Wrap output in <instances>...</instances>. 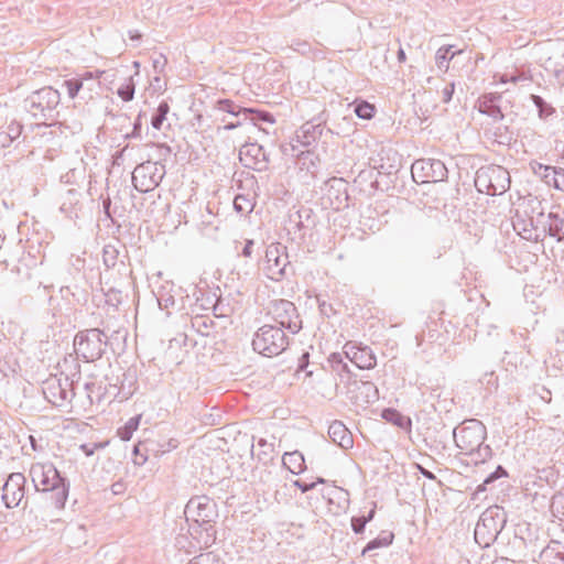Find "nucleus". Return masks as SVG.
Listing matches in <instances>:
<instances>
[{"label": "nucleus", "mask_w": 564, "mask_h": 564, "mask_svg": "<svg viewBox=\"0 0 564 564\" xmlns=\"http://www.w3.org/2000/svg\"><path fill=\"white\" fill-rule=\"evenodd\" d=\"M538 224L543 227V232L554 238L557 242H564V212H550L547 215L541 209L536 213Z\"/></svg>", "instance_id": "17"}, {"label": "nucleus", "mask_w": 564, "mask_h": 564, "mask_svg": "<svg viewBox=\"0 0 564 564\" xmlns=\"http://www.w3.org/2000/svg\"><path fill=\"white\" fill-rule=\"evenodd\" d=\"M412 178L417 184L437 183L447 178L445 164L437 159H420L411 166Z\"/></svg>", "instance_id": "14"}, {"label": "nucleus", "mask_w": 564, "mask_h": 564, "mask_svg": "<svg viewBox=\"0 0 564 564\" xmlns=\"http://www.w3.org/2000/svg\"><path fill=\"white\" fill-rule=\"evenodd\" d=\"M524 546L528 549V553L535 560V555L539 556L540 551L544 547V541H541L538 531L532 532L529 530L528 539L521 538Z\"/></svg>", "instance_id": "33"}, {"label": "nucleus", "mask_w": 564, "mask_h": 564, "mask_svg": "<svg viewBox=\"0 0 564 564\" xmlns=\"http://www.w3.org/2000/svg\"><path fill=\"white\" fill-rule=\"evenodd\" d=\"M65 379L53 377L43 382L42 391L45 399L53 405L61 406L76 394L80 381V365L72 355L65 357L61 365Z\"/></svg>", "instance_id": "3"}, {"label": "nucleus", "mask_w": 564, "mask_h": 564, "mask_svg": "<svg viewBox=\"0 0 564 564\" xmlns=\"http://www.w3.org/2000/svg\"><path fill=\"white\" fill-rule=\"evenodd\" d=\"M135 85L133 78L129 77L118 89L117 95L126 102L131 101L134 97Z\"/></svg>", "instance_id": "42"}, {"label": "nucleus", "mask_w": 564, "mask_h": 564, "mask_svg": "<svg viewBox=\"0 0 564 564\" xmlns=\"http://www.w3.org/2000/svg\"><path fill=\"white\" fill-rule=\"evenodd\" d=\"M26 478L22 473H12L2 486V500L7 508H15L24 497Z\"/></svg>", "instance_id": "16"}, {"label": "nucleus", "mask_w": 564, "mask_h": 564, "mask_svg": "<svg viewBox=\"0 0 564 564\" xmlns=\"http://www.w3.org/2000/svg\"><path fill=\"white\" fill-rule=\"evenodd\" d=\"M169 111V104L166 101H161L151 118V126L153 129H162L163 122L165 121Z\"/></svg>", "instance_id": "39"}, {"label": "nucleus", "mask_w": 564, "mask_h": 564, "mask_svg": "<svg viewBox=\"0 0 564 564\" xmlns=\"http://www.w3.org/2000/svg\"><path fill=\"white\" fill-rule=\"evenodd\" d=\"M154 443L159 446V449L164 451V454L175 449L178 445V442L175 438H170L163 443L154 441Z\"/></svg>", "instance_id": "55"}, {"label": "nucleus", "mask_w": 564, "mask_h": 564, "mask_svg": "<svg viewBox=\"0 0 564 564\" xmlns=\"http://www.w3.org/2000/svg\"><path fill=\"white\" fill-rule=\"evenodd\" d=\"M324 482H325V479L319 477V478H317V481H315V482H305L302 480H295L293 482V485L295 487H297L302 492H307V491L314 489L316 484H324Z\"/></svg>", "instance_id": "52"}, {"label": "nucleus", "mask_w": 564, "mask_h": 564, "mask_svg": "<svg viewBox=\"0 0 564 564\" xmlns=\"http://www.w3.org/2000/svg\"><path fill=\"white\" fill-rule=\"evenodd\" d=\"M187 564H221V563L210 553H206V554H199L198 556L193 557Z\"/></svg>", "instance_id": "51"}, {"label": "nucleus", "mask_w": 564, "mask_h": 564, "mask_svg": "<svg viewBox=\"0 0 564 564\" xmlns=\"http://www.w3.org/2000/svg\"><path fill=\"white\" fill-rule=\"evenodd\" d=\"M289 224L293 229L297 231L310 228L315 224L313 218V210L311 208L302 207L293 215H290Z\"/></svg>", "instance_id": "27"}, {"label": "nucleus", "mask_w": 564, "mask_h": 564, "mask_svg": "<svg viewBox=\"0 0 564 564\" xmlns=\"http://www.w3.org/2000/svg\"><path fill=\"white\" fill-rule=\"evenodd\" d=\"M142 115L139 113V116L135 118L133 122V129L130 133L126 134V138H139L141 133L142 128V121H141Z\"/></svg>", "instance_id": "60"}, {"label": "nucleus", "mask_w": 564, "mask_h": 564, "mask_svg": "<svg viewBox=\"0 0 564 564\" xmlns=\"http://www.w3.org/2000/svg\"><path fill=\"white\" fill-rule=\"evenodd\" d=\"M318 308L322 315L326 317H330L336 313L335 308L330 303H327L326 301L318 300Z\"/></svg>", "instance_id": "58"}, {"label": "nucleus", "mask_w": 564, "mask_h": 564, "mask_svg": "<svg viewBox=\"0 0 564 564\" xmlns=\"http://www.w3.org/2000/svg\"><path fill=\"white\" fill-rule=\"evenodd\" d=\"M119 251L112 245H106L102 249V261L104 264L110 269L117 264Z\"/></svg>", "instance_id": "43"}, {"label": "nucleus", "mask_w": 564, "mask_h": 564, "mask_svg": "<svg viewBox=\"0 0 564 564\" xmlns=\"http://www.w3.org/2000/svg\"><path fill=\"white\" fill-rule=\"evenodd\" d=\"M102 210L107 218H109L112 223H115L111 214V199L109 196L102 199Z\"/></svg>", "instance_id": "63"}, {"label": "nucleus", "mask_w": 564, "mask_h": 564, "mask_svg": "<svg viewBox=\"0 0 564 564\" xmlns=\"http://www.w3.org/2000/svg\"><path fill=\"white\" fill-rule=\"evenodd\" d=\"M454 93H455V83L452 82V83L447 84L443 88V90H442V101L444 104H448L452 100Z\"/></svg>", "instance_id": "56"}, {"label": "nucleus", "mask_w": 564, "mask_h": 564, "mask_svg": "<svg viewBox=\"0 0 564 564\" xmlns=\"http://www.w3.org/2000/svg\"><path fill=\"white\" fill-rule=\"evenodd\" d=\"M328 435L330 440L341 448L347 449L354 445L351 433L340 421H334L329 425Z\"/></svg>", "instance_id": "25"}, {"label": "nucleus", "mask_w": 564, "mask_h": 564, "mask_svg": "<svg viewBox=\"0 0 564 564\" xmlns=\"http://www.w3.org/2000/svg\"><path fill=\"white\" fill-rule=\"evenodd\" d=\"M231 308L229 305L224 304L221 300H216L213 305V313L215 317H227L229 316Z\"/></svg>", "instance_id": "49"}, {"label": "nucleus", "mask_w": 564, "mask_h": 564, "mask_svg": "<svg viewBox=\"0 0 564 564\" xmlns=\"http://www.w3.org/2000/svg\"><path fill=\"white\" fill-rule=\"evenodd\" d=\"M455 445L463 452L471 451L479 446L487 437V429L482 422L476 419L467 420L464 426L453 430Z\"/></svg>", "instance_id": "13"}, {"label": "nucleus", "mask_w": 564, "mask_h": 564, "mask_svg": "<svg viewBox=\"0 0 564 564\" xmlns=\"http://www.w3.org/2000/svg\"><path fill=\"white\" fill-rule=\"evenodd\" d=\"M95 389H98L100 390V387L95 383V382H85L84 383V390L86 391V397L88 399V402L89 404H93L94 400H93V394L95 392Z\"/></svg>", "instance_id": "62"}, {"label": "nucleus", "mask_w": 564, "mask_h": 564, "mask_svg": "<svg viewBox=\"0 0 564 564\" xmlns=\"http://www.w3.org/2000/svg\"><path fill=\"white\" fill-rule=\"evenodd\" d=\"M61 94L51 86L32 91L23 101L24 109L35 120L55 121L58 117ZM44 126H52L43 122Z\"/></svg>", "instance_id": "5"}, {"label": "nucleus", "mask_w": 564, "mask_h": 564, "mask_svg": "<svg viewBox=\"0 0 564 564\" xmlns=\"http://www.w3.org/2000/svg\"><path fill=\"white\" fill-rule=\"evenodd\" d=\"M394 539V534L390 531H382L377 538L369 541L366 546L364 547L361 554L365 555L369 553L370 551L380 549V547H387L392 544Z\"/></svg>", "instance_id": "32"}, {"label": "nucleus", "mask_w": 564, "mask_h": 564, "mask_svg": "<svg viewBox=\"0 0 564 564\" xmlns=\"http://www.w3.org/2000/svg\"><path fill=\"white\" fill-rule=\"evenodd\" d=\"M503 477H508V471L506 470L505 467H502L501 465H498L496 467V469L494 471H491L486 478L485 480L482 481L481 485H479L477 488H476V491H475V496L479 495L480 492H484L487 490V486L494 484L496 480L500 479V478H503Z\"/></svg>", "instance_id": "36"}, {"label": "nucleus", "mask_w": 564, "mask_h": 564, "mask_svg": "<svg viewBox=\"0 0 564 564\" xmlns=\"http://www.w3.org/2000/svg\"><path fill=\"white\" fill-rule=\"evenodd\" d=\"M328 120V112L326 110L321 111L313 119L304 122L291 138L288 143L281 144V151L284 155H291L299 159L311 160V165L315 166L313 159L318 158L311 151H302L301 148H308L315 144L323 137H333L339 134L333 128L326 127Z\"/></svg>", "instance_id": "1"}, {"label": "nucleus", "mask_w": 564, "mask_h": 564, "mask_svg": "<svg viewBox=\"0 0 564 564\" xmlns=\"http://www.w3.org/2000/svg\"><path fill=\"white\" fill-rule=\"evenodd\" d=\"M552 508L564 516V495L556 492L552 498Z\"/></svg>", "instance_id": "54"}, {"label": "nucleus", "mask_w": 564, "mask_h": 564, "mask_svg": "<svg viewBox=\"0 0 564 564\" xmlns=\"http://www.w3.org/2000/svg\"><path fill=\"white\" fill-rule=\"evenodd\" d=\"M234 208L238 214L247 215L252 212L253 204L247 196L239 194L234 199Z\"/></svg>", "instance_id": "41"}, {"label": "nucleus", "mask_w": 564, "mask_h": 564, "mask_svg": "<svg viewBox=\"0 0 564 564\" xmlns=\"http://www.w3.org/2000/svg\"><path fill=\"white\" fill-rule=\"evenodd\" d=\"M350 522L355 534H362L365 532L367 523L364 521V519L360 517H352Z\"/></svg>", "instance_id": "53"}, {"label": "nucleus", "mask_w": 564, "mask_h": 564, "mask_svg": "<svg viewBox=\"0 0 564 564\" xmlns=\"http://www.w3.org/2000/svg\"><path fill=\"white\" fill-rule=\"evenodd\" d=\"M509 172L500 165H485L477 170L475 186L479 193L502 195L510 188Z\"/></svg>", "instance_id": "9"}, {"label": "nucleus", "mask_w": 564, "mask_h": 564, "mask_svg": "<svg viewBox=\"0 0 564 564\" xmlns=\"http://www.w3.org/2000/svg\"><path fill=\"white\" fill-rule=\"evenodd\" d=\"M507 523V513L498 505L488 507L479 517L475 527V541L481 547H489Z\"/></svg>", "instance_id": "6"}, {"label": "nucleus", "mask_w": 564, "mask_h": 564, "mask_svg": "<svg viewBox=\"0 0 564 564\" xmlns=\"http://www.w3.org/2000/svg\"><path fill=\"white\" fill-rule=\"evenodd\" d=\"M552 173V186L558 191L564 192V169L555 167Z\"/></svg>", "instance_id": "48"}, {"label": "nucleus", "mask_w": 564, "mask_h": 564, "mask_svg": "<svg viewBox=\"0 0 564 564\" xmlns=\"http://www.w3.org/2000/svg\"><path fill=\"white\" fill-rule=\"evenodd\" d=\"M194 325H197L198 332H200L203 335L208 336L209 333L207 329L214 325V322L212 319H209V322L207 323L206 319L196 318Z\"/></svg>", "instance_id": "59"}, {"label": "nucleus", "mask_w": 564, "mask_h": 564, "mask_svg": "<svg viewBox=\"0 0 564 564\" xmlns=\"http://www.w3.org/2000/svg\"><path fill=\"white\" fill-rule=\"evenodd\" d=\"M189 525L191 535L204 546L212 545L216 540L215 523L218 518L216 502L207 496H196L188 500L184 510Z\"/></svg>", "instance_id": "2"}, {"label": "nucleus", "mask_w": 564, "mask_h": 564, "mask_svg": "<svg viewBox=\"0 0 564 564\" xmlns=\"http://www.w3.org/2000/svg\"><path fill=\"white\" fill-rule=\"evenodd\" d=\"M501 101V94L486 93L477 99L475 107L480 113L490 117L494 121H501L505 118Z\"/></svg>", "instance_id": "19"}, {"label": "nucleus", "mask_w": 564, "mask_h": 564, "mask_svg": "<svg viewBox=\"0 0 564 564\" xmlns=\"http://www.w3.org/2000/svg\"><path fill=\"white\" fill-rule=\"evenodd\" d=\"M29 476L36 491L52 492V500L57 509H63L69 492V481L61 475L53 463H34Z\"/></svg>", "instance_id": "4"}, {"label": "nucleus", "mask_w": 564, "mask_h": 564, "mask_svg": "<svg viewBox=\"0 0 564 564\" xmlns=\"http://www.w3.org/2000/svg\"><path fill=\"white\" fill-rule=\"evenodd\" d=\"M327 362L333 371L337 372V375L344 379H350V369L348 364L344 361V356L340 352H333L329 355Z\"/></svg>", "instance_id": "30"}, {"label": "nucleus", "mask_w": 564, "mask_h": 564, "mask_svg": "<svg viewBox=\"0 0 564 564\" xmlns=\"http://www.w3.org/2000/svg\"><path fill=\"white\" fill-rule=\"evenodd\" d=\"M106 302L111 305H118L121 302V292L117 290H109L106 293Z\"/></svg>", "instance_id": "57"}, {"label": "nucleus", "mask_w": 564, "mask_h": 564, "mask_svg": "<svg viewBox=\"0 0 564 564\" xmlns=\"http://www.w3.org/2000/svg\"><path fill=\"white\" fill-rule=\"evenodd\" d=\"M282 464L294 475H299L305 470V458L299 451L284 453Z\"/></svg>", "instance_id": "28"}, {"label": "nucleus", "mask_w": 564, "mask_h": 564, "mask_svg": "<svg viewBox=\"0 0 564 564\" xmlns=\"http://www.w3.org/2000/svg\"><path fill=\"white\" fill-rule=\"evenodd\" d=\"M132 454L135 456L134 464L143 465L149 457H160L164 454V451L159 449V446L154 443V440H143L133 446Z\"/></svg>", "instance_id": "23"}, {"label": "nucleus", "mask_w": 564, "mask_h": 564, "mask_svg": "<svg viewBox=\"0 0 564 564\" xmlns=\"http://www.w3.org/2000/svg\"><path fill=\"white\" fill-rule=\"evenodd\" d=\"M215 109L227 112L231 116L239 117L243 115L246 118L248 117V112H251L249 108L237 105L230 99H219L216 101Z\"/></svg>", "instance_id": "29"}, {"label": "nucleus", "mask_w": 564, "mask_h": 564, "mask_svg": "<svg viewBox=\"0 0 564 564\" xmlns=\"http://www.w3.org/2000/svg\"><path fill=\"white\" fill-rule=\"evenodd\" d=\"M23 131V124L17 120H12L8 127L6 133L11 138L12 141H15Z\"/></svg>", "instance_id": "47"}, {"label": "nucleus", "mask_w": 564, "mask_h": 564, "mask_svg": "<svg viewBox=\"0 0 564 564\" xmlns=\"http://www.w3.org/2000/svg\"><path fill=\"white\" fill-rule=\"evenodd\" d=\"M531 165V169L533 171V173L541 177L542 181L545 182V184H547L549 186H552L553 185V182H552V171H554L555 166H551V165H544L542 163H539L536 161H533L530 163Z\"/></svg>", "instance_id": "38"}, {"label": "nucleus", "mask_w": 564, "mask_h": 564, "mask_svg": "<svg viewBox=\"0 0 564 564\" xmlns=\"http://www.w3.org/2000/svg\"><path fill=\"white\" fill-rule=\"evenodd\" d=\"M158 304L161 310L169 311L170 307H173L175 305V299L173 295L169 293H161L158 297ZM170 314V312H167Z\"/></svg>", "instance_id": "50"}, {"label": "nucleus", "mask_w": 564, "mask_h": 564, "mask_svg": "<svg viewBox=\"0 0 564 564\" xmlns=\"http://www.w3.org/2000/svg\"><path fill=\"white\" fill-rule=\"evenodd\" d=\"M530 99L532 100L533 105L538 109V115L540 119H547L550 116H552L555 112L554 107L546 102V100L539 96V95H531Z\"/></svg>", "instance_id": "35"}, {"label": "nucleus", "mask_w": 564, "mask_h": 564, "mask_svg": "<svg viewBox=\"0 0 564 564\" xmlns=\"http://www.w3.org/2000/svg\"><path fill=\"white\" fill-rule=\"evenodd\" d=\"M260 452L258 453V459L267 463L272 459V454L274 452V445L269 443L265 438H259L257 442Z\"/></svg>", "instance_id": "44"}, {"label": "nucleus", "mask_w": 564, "mask_h": 564, "mask_svg": "<svg viewBox=\"0 0 564 564\" xmlns=\"http://www.w3.org/2000/svg\"><path fill=\"white\" fill-rule=\"evenodd\" d=\"M269 279L280 281L293 273V267L286 253V247L280 242L271 243L265 250V268Z\"/></svg>", "instance_id": "12"}, {"label": "nucleus", "mask_w": 564, "mask_h": 564, "mask_svg": "<svg viewBox=\"0 0 564 564\" xmlns=\"http://www.w3.org/2000/svg\"><path fill=\"white\" fill-rule=\"evenodd\" d=\"M165 166L159 162L145 161L137 165L132 172L133 187L140 193L156 188L165 176Z\"/></svg>", "instance_id": "11"}, {"label": "nucleus", "mask_w": 564, "mask_h": 564, "mask_svg": "<svg viewBox=\"0 0 564 564\" xmlns=\"http://www.w3.org/2000/svg\"><path fill=\"white\" fill-rule=\"evenodd\" d=\"M239 161L247 169L262 172L268 169L269 156L262 145L245 143L239 150Z\"/></svg>", "instance_id": "15"}, {"label": "nucleus", "mask_w": 564, "mask_h": 564, "mask_svg": "<svg viewBox=\"0 0 564 564\" xmlns=\"http://www.w3.org/2000/svg\"><path fill=\"white\" fill-rule=\"evenodd\" d=\"M344 355L359 369H372L377 364L376 356L367 346L357 347L346 344Z\"/></svg>", "instance_id": "20"}, {"label": "nucleus", "mask_w": 564, "mask_h": 564, "mask_svg": "<svg viewBox=\"0 0 564 564\" xmlns=\"http://www.w3.org/2000/svg\"><path fill=\"white\" fill-rule=\"evenodd\" d=\"M140 421H141V415L138 414V415L130 417L123 426L119 427L117 431V435L120 437V440H122V441L131 440L133 432H135L140 425Z\"/></svg>", "instance_id": "34"}, {"label": "nucleus", "mask_w": 564, "mask_h": 564, "mask_svg": "<svg viewBox=\"0 0 564 564\" xmlns=\"http://www.w3.org/2000/svg\"><path fill=\"white\" fill-rule=\"evenodd\" d=\"M292 48L295 51V52H299L303 55L307 54L310 51H311V46L307 42L305 41H296L292 44Z\"/></svg>", "instance_id": "61"}, {"label": "nucleus", "mask_w": 564, "mask_h": 564, "mask_svg": "<svg viewBox=\"0 0 564 564\" xmlns=\"http://www.w3.org/2000/svg\"><path fill=\"white\" fill-rule=\"evenodd\" d=\"M354 111L358 118L370 120L376 113V107L366 100L355 101Z\"/></svg>", "instance_id": "40"}, {"label": "nucleus", "mask_w": 564, "mask_h": 564, "mask_svg": "<svg viewBox=\"0 0 564 564\" xmlns=\"http://www.w3.org/2000/svg\"><path fill=\"white\" fill-rule=\"evenodd\" d=\"M512 225L516 230L521 235L524 239H533V231H536L538 224L536 217L533 215L529 216L528 210L524 209V215L520 213L519 209L516 210V215L512 218ZM539 239V235H535L534 240Z\"/></svg>", "instance_id": "21"}, {"label": "nucleus", "mask_w": 564, "mask_h": 564, "mask_svg": "<svg viewBox=\"0 0 564 564\" xmlns=\"http://www.w3.org/2000/svg\"><path fill=\"white\" fill-rule=\"evenodd\" d=\"M539 478H540V479H545V480H546V482H549V484H550L551 481H554V480H555V475H554V473H553V470H552V469H550V468H547V469H546V468H544V469H542V470H539Z\"/></svg>", "instance_id": "64"}, {"label": "nucleus", "mask_w": 564, "mask_h": 564, "mask_svg": "<svg viewBox=\"0 0 564 564\" xmlns=\"http://www.w3.org/2000/svg\"><path fill=\"white\" fill-rule=\"evenodd\" d=\"M84 86V78H70L63 82L69 98L74 99Z\"/></svg>", "instance_id": "46"}, {"label": "nucleus", "mask_w": 564, "mask_h": 564, "mask_svg": "<svg viewBox=\"0 0 564 564\" xmlns=\"http://www.w3.org/2000/svg\"><path fill=\"white\" fill-rule=\"evenodd\" d=\"M249 110H251V112H248V117L250 116V119L254 124L258 122H267L271 124L275 122L274 116L269 111L256 108H249Z\"/></svg>", "instance_id": "45"}, {"label": "nucleus", "mask_w": 564, "mask_h": 564, "mask_svg": "<svg viewBox=\"0 0 564 564\" xmlns=\"http://www.w3.org/2000/svg\"><path fill=\"white\" fill-rule=\"evenodd\" d=\"M541 564H564V543L550 541L539 553Z\"/></svg>", "instance_id": "24"}, {"label": "nucleus", "mask_w": 564, "mask_h": 564, "mask_svg": "<svg viewBox=\"0 0 564 564\" xmlns=\"http://www.w3.org/2000/svg\"><path fill=\"white\" fill-rule=\"evenodd\" d=\"M381 417L384 421L398 426L399 429H401L403 431L411 432V429H412L411 417L402 414L400 411H398L394 408L383 409L381 412Z\"/></svg>", "instance_id": "26"}, {"label": "nucleus", "mask_w": 564, "mask_h": 564, "mask_svg": "<svg viewBox=\"0 0 564 564\" xmlns=\"http://www.w3.org/2000/svg\"><path fill=\"white\" fill-rule=\"evenodd\" d=\"M453 46H442L436 51L435 63L440 69H447L448 63L454 58L457 52H453Z\"/></svg>", "instance_id": "37"}, {"label": "nucleus", "mask_w": 564, "mask_h": 564, "mask_svg": "<svg viewBox=\"0 0 564 564\" xmlns=\"http://www.w3.org/2000/svg\"><path fill=\"white\" fill-rule=\"evenodd\" d=\"M349 399L358 406H365L375 403L379 399L377 386L370 381H357L350 383L348 390Z\"/></svg>", "instance_id": "18"}, {"label": "nucleus", "mask_w": 564, "mask_h": 564, "mask_svg": "<svg viewBox=\"0 0 564 564\" xmlns=\"http://www.w3.org/2000/svg\"><path fill=\"white\" fill-rule=\"evenodd\" d=\"M82 193L78 189L69 188L62 196L59 210L69 219L80 217L83 204L80 202Z\"/></svg>", "instance_id": "22"}, {"label": "nucleus", "mask_w": 564, "mask_h": 564, "mask_svg": "<svg viewBox=\"0 0 564 564\" xmlns=\"http://www.w3.org/2000/svg\"><path fill=\"white\" fill-rule=\"evenodd\" d=\"M465 454L469 456L474 465H479L488 462L492 457V449L489 445L480 443L479 446H475L474 449L467 451Z\"/></svg>", "instance_id": "31"}, {"label": "nucleus", "mask_w": 564, "mask_h": 564, "mask_svg": "<svg viewBox=\"0 0 564 564\" xmlns=\"http://www.w3.org/2000/svg\"><path fill=\"white\" fill-rule=\"evenodd\" d=\"M268 315L273 324L282 327L290 334H297L302 329V319L296 306L289 300H274L268 307Z\"/></svg>", "instance_id": "10"}, {"label": "nucleus", "mask_w": 564, "mask_h": 564, "mask_svg": "<svg viewBox=\"0 0 564 564\" xmlns=\"http://www.w3.org/2000/svg\"><path fill=\"white\" fill-rule=\"evenodd\" d=\"M251 344L256 352L271 358L282 354L290 341L289 335L282 327L265 324L254 333Z\"/></svg>", "instance_id": "8"}, {"label": "nucleus", "mask_w": 564, "mask_h": 564, "mask_svg": "<svg viewBox=\"0 0 564 564\" xmlns=\"http://www.w3.org/2000/svg\"><path fill=\"white\" fill-rule=\"evenodd\" d=\"M108 337L99 328L79 330L73 341L77 361L80 358L85 362L99 360L107 348Z\"/></svg>", "instance_id": "7"}]
</instances>
